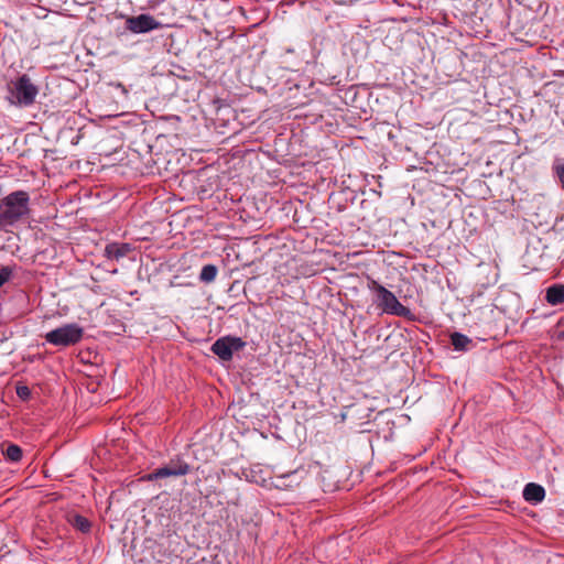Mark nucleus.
Here are the masks:
<instances>
[{"label":"nucleus","instance_id":"f257e3e1","mask_svg":"<svg viewBox=\"0 0 564 564\" xmlns=\"http://www.w3.org/2000/svg\"><path fill=\"white\" fill-rule=\"evenodd\" d=\"M30 195L25 191H15L0 200V229L13 226L29 212Z\"/></svg>","mask_w":564,"mask_h":564},{"label":"nucleus","instance_id":"f03ea898","mask_svg":"<svg viewBox=\"0 0 564 564\" xmlns=\"http://www.w3.org/2000/svg\"><path fill=\"white\" fill-rule=\"evenodd\" d=\"M368 288L376 294L375 303L384 313L399 317H408L411 314L409 307L402 305L397 296L376 280H369Z\"/></svg>","mask_w":564,"mask_h":564},{"label":"nucleus","instance_id":"7ed1b4c3","mask_svg":"<svg viewBox=\"0 0 564 564\" xmlns=\"http://www.w3.org/2000/svg\"><path fill=\"white\" fill-rule=\"evenodd\" d=\"M48 344L69 347L78 344L84 337V328L76 323L65 324L45 334Z\"/></svg>","mask_w":564,"mask_h":564},{"label":"nucleus","instance_id":"20e7f679","mask_svg":"<svg viewBox=\"0 0 564 564\" xmlns=\"http://www.w3.org/2000/svg\"><path fill=\"white\" fill-rule=\"evenodd\" d=\"M11 93L18 105L28 107L34 104L39 88L26 74H23L13 83Z\"/></svg>","mask_w":564,"mask_h":564},{"label":"nucleus","instance_id":"39448f33","mask_svg":"<svg viewBox=\"0 0 564 564\" xmlns=\"http://www.w3.org/2000/svg\"><path fill=\"white\" fill-rule=\"evenodd\" d=\"M246 343L236 336H224L218 338L210 350L224 361L232 359L234 352L243 349Z\"/></svg>","mask_w":564,"mask_h":564},{"label":"nucleus","instance_id":"423d86ee","mask_svg":"<svg viewBox=\"0 0 564 564\" xmlns=\"http://www.w3.org/2000/svg\"><path fill=\"white\" fill-rule=\"evenodd\" d=\"M161 25V22L148 13L128 17L126 19V29L134 34L148 33L160 29Z\"/></svg>","mask_w":564,"mask_h":564},{"label":"nucleus","instance_id":"0eeeda50","mask_svg":"<svg viewBox=\"0 0 564 564\" xmlns=\"http://www.w3.org/2000/svg\"><path fill=\"white\" fill-rule=\"evenodd\" d=\"M133 250L127 242H110L106 245L104 254L107 259L119 261Z\"/></svg>","mask_w":564,"mask_h":564},{"label":"nucleus","instance_id":"6e6552de","mask_svg":"<svg viewBox=\"0 0 564 564\" xmlns=\"http://www.w3.org/2000/svg\"><path fill=\"white\" fill-rule=\"evenodd\" d=\"M185 469H171L169 465H164L163 467L154 469L152 473L145 475L143 477L144 480L153 481L156 479L165 478V477H177L184 476Z\"/></svg>","mask_w":564,"mask_h":564},{"label":"nucleus","instance_id":"1a4fd4ad","mask_svg":"<svg viewBox=\"0 0 564 564\" xmlns=\"http://www.w3.org/2000/svg\"><path fill=\"white\" fill-rule=\"evenodd\" d=\"M545 497V489L535 482H529L523 489V498L529 502H541Z\"/></svg>","mask_w":564,"mask_h":564},{"label":"nucleus","instance_id":"9d476101","mask_svg":"<svg viewBox=\"0 0 564 564\" xmlns=\"http://www.w3.org/2000/svg\"><path fill=\"white\" fill-rule=\"evenodd\" d=\"M545 300L551 305L564 303V284H553L546 289Z\"/></svg>","mask_w":564,"mask_h":564},{"label":"nucleus","instance_id":"9b49d317","mask_svg":"<svg viewBox=\"0 0 564 564\" xmlns=\"http://www.w3.org/2000/svg\"><path fill=\"white\" fill-rule=\"evenodd\" d=\"M68 522L77 531L82 533H89L91 530V522L84 516L75 513L68 517Z\"/></svg>","mask_w":564,"mask_h":564},{"label":"nucleus","instance_id":"f8f14e48","mask_svg":"<svg viewBox=\"0 0 564 564\" xmlns=\"http://www.w3.org/2000/svg\"><path fill=\"white\" fill-rule=\"evenodd\" d=\"M451 344L455 350L465 351L468 350L471 339L462 333L455 332L451 335Z\"/></svg>","mask_w":564,"mask_h":564},{"label":"nucleus","instance_id":"ddd939ff","mask_svg":"<svg viewBox=\"0 0 564 564\" xmlns=\"http://www.w3.org/2000/svg\"><path fill=\"white\" fill-rule=\"evenodd\" d=\"M551 170L560 187L564 191V158H555Z\"/></svg>","mask_w":564,"mask_h":564},{"label":"nucleus","instance_id":"4468645a","mask_svg":"<svg viewBox=\"0 0 564 564\" xmlns=\"http://www.w3.org/2000/svg\"><path fill=\"white\" fill-rule=\"evenodd\" d=\"M217 267L214 264H206L202 268L199 280L204 283L213 282L217 276Z\"/></svg>","mask_w":564,"mask_h":564},{"label":"nucleus","instance_id":"2eb2a0df","mask_svg":"<svg viewBox=\"0 0 564 564\" xmlns=\"http://www.w3.org/2000/svg\"><path fill=\"white\" fill-rule=\"evenodd\" d=\"M2 452L7 459L11 462H19L22 458V449L19 445L8 444Z\"/></svg>","mask_w":564,"mask_h":564},{"label":"nucleus","instance_id":"dca6fc26","mask_svg":"<svg viewBox=\"0 0 564 564\" xmlns=\"http://www.w3.org/2000/svg\"><path fill=\"white\" fill-rule=\"evenodd\" d=\"M169 467L171 469H185V475H187L191 470V466L184 462L183 459L181 458H175V459H171L169 463H167Z\"/></svg>","mask_w":564,"mask_h":564},{"label":"nucleus","instance_id":"f3484780","mask_svg":"<svg viewBox=\"0 0 564 564\" xmlns=\"http://www.w3.org/2000/svg\"><path fill=\"white\" fill-rule=\"evenodd\" d=\"M13 274V268L4 265L0 268V286L10 280Z\"/></svg>","mask_w":564,"mask_h":564},{"label":"nucleus","instance_id":"a211bd4d","mask_svg":"<svg viewBox=\"0 0 564 564\" xmlns=\"http://www.w3.org/2000/svg\"><path fill=\"white\" fill-rule=\"evenodd\" d=\"M15 392L17 395L23 401L29 400L31 397V390L28 386H17Z\"/></svg>","mask_w":564,"mask_h":564},{"label":"nucleus","instance_id":"6ab92c4d","mask_svg":"<svg viewBox=\"0 0 564 564\" xmlns=\"http://www.w3.org/2000/svg\"><path fill=\"white\" fill-rule=\"evenodd\" d=\"M557 339H561L563 340L564 339V329L561 330L558 334H557Z\"/></svg>","mask_w":564,"mask_h":564}]
</instances>
